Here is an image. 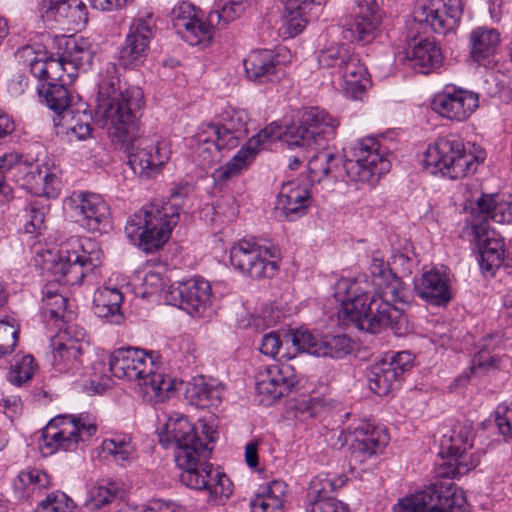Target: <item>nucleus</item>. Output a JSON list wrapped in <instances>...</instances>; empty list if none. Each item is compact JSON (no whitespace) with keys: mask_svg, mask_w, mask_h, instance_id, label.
<instances>
[{"mask_svg":"<svg viewBox=\"0 0 512 512\" xmlns=\"http://www.w3.org/2000/svg\"><path fill=\"white\" fill-rule=\"evenodd\" d=\"M355 441L351 444L350 461L363 463L381 452L388 443V434L381 428L363 423L354 430Z\"/></svg>","mask_w":512,"mask_h":512,"instance_id":"30","label":"nucleus"},{"mask_svg":"<svg viewBox=\"0 0 512 512\" xmlns=\"http://www.w3.org/2000/svg\"><path fill=\"white\" fill-rule=\"evenodd\" d=\"M72 327L69 326L63 334L58 336L57 340H53V351L51 355V363L54 369L60 373L75 374L82 367V345L79 343L80 336L84 337V333L76 336V340L64 341L67 335H70Z\"/></svg>","mask_w":512,"mask_h":512,"instance_id":"31","label":"nucleus"},{"mask_svg":"<svg viewBox=\"0 0 512 512\" xmlns=\"http://www.w3.org/2000/svg\"><path fill=\"white\" fill-rule=\"evenodd\" d=\"M496 346L495 336L487 335L479 343V349L474 354L471 362L472 373H486L497 368V359L492 354Z\"/></svg>","mask_w":512,"mask_h":512,"instance_id":"45","label":"nucleus"},{"mask_svg":"<svg viewBox=\"0 0 512 512\" xmlns=\"http://www.w3.org/2000/svg\"><path fill=\"white\" fill-rule=\"evenodd\" d=\"M248 135L247 115L243 111H232L221 123L207 124L198 135V141L208 146L203 151L231 150L236 148Z\"/></svg>","mask_w":512,"mask_h":512,"instance_id":"15","label":"nucleus"},{"mask_svg":"<svg viewBox=\"0 0 512 512\" xmlns=\"http://www.w3.org/2000/svg\"><path fill=\"white\" fill-rule=\"evenodd\" d=\"M338 125L326 111L311 108L301 116L299 123L287 128V144L290 148L306 150L324 147L326 141L335 137Z\"/></svg>","mask_w":512,"mask_h":512,"instance_id":"9","label":"nucleus"},{"mask_svg":"<svg viewBox=\"0 0 512 512\" xmlns=\"http://www.w3.org/2000/svg\"><path fill=\"white\" fill-rule=\"evenodd\" d=\"M344 57V63L338 71L339 76L343 80L364 79L368 75L366 67L361 63L357 54L348 52Z\"/></svg>","mask_w":512,"mask_h":512,"instance_id":"54","label":"nucleus"},{"mask_svg":"<svg viewBox=\"0 0 512 512\" xmlns=\"http://www.w3.org/2000/svg\"><path fill=\"white\" fill-rule=\"evenodd\" d=\"M383 17L379 0H353L344 38L363 45L371 43L380 34Z\"/></svg>","mask_w":512,"mask_h":512,"instance_id":"14","label":"nucleus"},{"mask_svg":"<svg viewBox=\"0 0 512 512\" xmlns=\"http://www.w3.org/2000/svg\"><path fill=\"white\" fill-rule=\"evenodd\" d=\"M289 334L285 335V343H291V341H287V336ZM283 344V340L280 339V335L278 332L272 331L267 334H265L262 337L261 345H260V352L266 356L269 357H276L278 355L279 350Z\"/></svg>","mask_w":512,"mask_h":512,"instance_id":"58","label":"nucleus"},{"mask_svg":"<svg viewBox=\"0 0 512 512\" xmlns=\"http://www.w3.org/2000/svg\"><path fill=\"white\" fill-rule=\"evenodd\" d=\"M415 293L433 306H446L452 299L449 278L445 273L431 269L414 281Z\"/></svg>","mask_w":512,"mask_h":512,"instance_id":"29","label":"nucleus"},{"mask_svg":"<svg viewBox=\"0 0 512 512\" xmlns=\"http://www.w3.org/2000/svg\"><path fill=\"white\" fill-rule=\"evenodd\" d=\"M409 61L414 70L426 74L440 65L442 53L434 41L423 39L413 46Z\"/></svg>","mask_w":512,"mask_h":512,"instance_id":"40","label":"nucleus"},{"mask_svg":"<svg viewBox=\"0 0 512 512\" xmlns=\"http://www.w3.org/2000/svg\"><path fill=\"white\" fill-rule=\"evenodd\" d=\"M298 383L293 366L288 363H276L265 367L256 376V391L272 400L288 394Z\"/></svg>","mask_w":512,"mask_h":512,"instance_id":"26","label":"nucleus"},{"mask_svg":"<svg viewBox=\"0 0 512 512\" xmlns=\"http://www.w3.org/2000/svg\"><path fill=\"white\" fill-rule=\"evenodd\" d=\"M432 106L434 111L445 118L463 121L478 108L479 98L474 92L447 87L435 96Z\"/></svg>","mask_w":512,"mask_h":512,"instance_id":"25","label":"nucleus"},{"mask_svg":"<svg viewBox=\"0 0 512 512\" xmlns=\"http://www.w3.org/2000/svg\"><path fill=\"white\" fill-rule=\"evenodd\" d=\"M344 285L346 296L341 300L338 310V318L344 325L351 324L360 331L372 334L385 328H390L394 333L400 331L403 315L391 304V297L384 296V292H377L370 297L355 282Z\"/></svg>","mask_w":512,"mask_h":512,"instance_id":"4","label":"nucleus"},{"mask_svg":"<svg viewBox=\"0 0 512 512\" xmlns=\"http://www.w3.org/2000/svg\"><path fill=\"white\" fill-rule=\"evenodd\" d=\"M156 22L152 12L133 18L124 45L120 50V62L125 67H134L144 62L149 44L156 33Z\"/></svg>","mask_w":512,"mask_h":512,"instance_id":"18","label":"nucleus"},{"mask_svg":"<svg viewBox=\"0 0 512 512\" xmlns=\"http://www.w3.org/2000/svg\"><path fill=\"white\" fill-rule=\"evenodd\" d=\"M73 501L63 492H52L38 506V512H73Z\"/></svg>","mask_w":512,"mask_h":512,"instance_id":"53","label":"nucleus"},{"mask_svg":"<svg viewBox=\"0 0 512 512\" xmlns=\"http://www.w3.org/2000/svg\"><path fill=\"white\" fill-rule=\"evenodd\" d=\"M211 286L203 278L171 284L165 300L194 317L202 316L211 305Z\"/></svg>","mask_w":512,"mask_h":512,"instance_id":"19","label":"nucleus"},{"mask_svg":"<svg viewBox=\"0 0 512 512\" xmlns=\"http://www.w3.org/2000/svg\"><path fill=\"white\" fill-rule=\"evenodd\" d=\"M128 153V163L135 174L150 176L157 171L170 158L171 150L167 141L158 135L142 137L137 133L131 146L115 144Z\"/></svg>","mask_w":512,"mask_h":512,"instance_id":"13","label":"nucleus"},{"mask_svg":"<svg viewBox=\"0 0 512 512\" xmlns=\"http://www.w3.org/2000/svg\"><path fill=\"white\" fill-rule=\"evenodd\" d=\"M343 82L345 91L349 93L353 99H360L369 84L367 76H365L364 79L354 78L343 80Z\"/></svg>","mask_w":512,"mask_h":512,"instance_id":"63","label":"nucleus"},{"mask_svg":"<svg viewBox=\"0 0 512 512\" xmlns=\"http://www.w3.org/2000/svg\"><path fill=\"white\" fill-rule=\"evenodd\" d=\"M495 425L499 434L506 440L512 439V419H510L508 414L502 411L500 407H498L495 412Z\"/></svg>","mask_w":512,"mask_h":512,"instance_id":"62","label":"nucleus"},{"mask_svg":"<svg viewBox=\"0 0 512 512\" xmlns=\"http://www.w3.org/2000/svg\"><path fill=\"white\" fill-rule=\"evenodd\" d=\"M159 442L166 449H173L180 481L190 489L203 491L209 500L219 501L232 494V483L222 472L214 469L207 460L212 447L202 444L196 437L194 426L185 418H170Z\"/></svg>","mask_w":512,"mask_h":512,"instance_id":"1","label":"nucleus"},{"mask_svg":"<svg viewBox=\"0 0 512 512\" xmlns=\"http://www.w3.org/2000/svg\"><path fill=\"white\" fill-rule=\"evenodd\" d=\"M483 157L467 152L461 140L453 135L438 138L425 153L424 165L431 174L440 173L451 180L460 179L476 170Z\"/></svg>","mask_w":512,"mask_h":512,"instance_id":"7","label":"nucleus"},{"mask_svg":"<svg viewBox=\"0 0 512 512\" xmlns=\"http://www.w3.org/2000/svg\"><path fill=\"white\" fill-rule=\"evenodd\" d=\"M103 453L111 455L115 462L125 466L130 463L134 454V446L130 438L125 436H115L105 439L101 445Z\"/></svg>","mask_w":512,"mask_h":512,"instance_id":"48","label":"nucleus"},{"mask_svg":"<svg viewBox=\"0 0 512 512\" xmlns=\"http://www.w3.org/2000/svg\"><path fill=\"white\" fill-rule=\"evenodd\" d=\"M119 485L111 481H101L90 488L83 502V512H97L105 505L117 500Z\"/></svg>","mask_w":512,"mask_h":512,"instance_id":"42","label":"nucleus"},{"mask_svg":"<svg viewBox=\"0 0 512 512\" xmlns=\"http://www.w3.org/2000/svg\"><path fill=\"white\" fill-rule=\"evenodd\" d=\"M143 107L144 95L139 87H120L114 78L99 84L96 121L107 129L114 144L131 146L140 131Z\"/></svg>","mask_w":512,"mask_h":512,"instance_id":"2","label":"nucleus"},{"mask_svg":"<svg viewBox=\"0 0 512 512\" xmlns=\"http://www.w3.org/2000/svg\"><path fill=\"white\" fill-rule=\"evenodd\" d=\"M81 226L90 232H103L110 226V208L95 193L74 192L66 200Z\"/></svg>","mask_w":512,"mask_h":512,"instance_id":"21","label":"nucleus"},{"mask_svg":"<svg viewBox=\"0 0 512 512\" xmlns=\"http://www.w3.org/2000/svg\"><path fill=\"white\" fill-rule=\"evenodd\" d=\"M101 264L100 253L87 254L61 250L59 260L52 266L55 280L67 285L80 284L83 278Z\"/></svg>","mask_w":512,"mask_h":512,"instance_id":"23","label":"nucleus"},{"mask_svg":"<svg viewBox=\"0 0 512 512\" xmlns=\"http://www.w3.org/2000/svg\"><path fill=\"white\" fill-rule=\"evenodd\" d=\"M123 295L117 288L99 287L93 296L95 315L106 319L111 324H120L124 316L121 312Z\"/></svg>","mask_w":512,"mask_h":512,"instance_id":"34","label":"nucleus"},{"mask_svg":"<svg viewBox=\"0 0 512 512\" xmlns=\"http://www.w3.org/2000/svg\"><path fill=\"white\" fill-rule=\"evenodd\" d=\"M470 448H464V445L456 440L453 434L443 435L440 441V452L444 458L438 474L447 478H456L467 474L479 464V458L474 454L468 453Z\"/></svg>","mask_w":512,"mask_h":512,"instance_id":"24","label":"nucleus"},{"mask_svg":"<svg viewBox=\"0 0 512 512\" xmlns=\"http://www.w3.org/2000/svg\"><path fill=\"white\" fill-rule=\"evenodd\" d=\"M39 12L45 23L82 27L88 20L86 5L80 0H43Z\"/></svg>","mask_w":512,"mask_h":512,"instance_id":"27","label":"nucleus"},{"mask_svg":"<svg viewBox=\"0 0 512 512\" xmlns=\"http://www.w3.org/2000/svg\"><path fill=\"white\" fill-rule=\"evenodd\" d=\"M369 271L375 293L384 292V296H389L393 300H403L401 280L392 272L388 263L374 257L371 260Z\"/></svg>","mask_w":512,"mask_h":512,"instance_id":"36","label":"nucleus"},{"mask_svg":"<svg viewBox=\"0 0 512 512\" xmlns=\"http://www.w3.org/2000/svg\"><path fill=\"white\" fill-rule=\"evenodd\" d=\"M311 204V192L306 186L289 181L281 186L277 196L276 209L288 221H294L307 212Z\"/></svg>","mask_w":512,"mask_h":512,"instance_id":"32","label":"nucleus"},{"mask_svg":"<svg viewBox=\"0 0 512 512\" xmlns=\"http://www.w3.org/2000/svg\"><path fill=\"white\" fill-rule=\"evenodd\" d=\"M465 497L456 485L449 481H437L424 490L402 498L394 506V512H460Z\"/></svg>","mask_w":512,"mask_h":512,"instance_id":"8","label":"nucleus"},{"mask_svg":"<svg viewBox=\"0 0 512 512\" xmlns=\"http://www.w3.org/2000/svg\"><path fill=\"white\" fill-rule=\"evenodd\" d=\"M97 428L95 424L85 423L82 418L73 415H59L53 418L42 433V448L52 454L58 450L74 451L82 440V435L91 437Z\"/></svg>","mask_w":512,"mask_h":512,"instance_id":"12","label":"nucleus"},{"mask_svg":"<svg viewBox=\"0 0 512 512\" xmlns=\"http://www.w3.org/2000/svg\"><path fill=\"white\" fill-rule=\"evenodd\" d=\"M42 310L51 319L62 318L66 309L67 299L58 291L55 283H47L42 288Z\"/></svg>","mask_w":512,"mask_h":512,"instance_id":"47","label":"nucleus"},{"mask_svg":"<svg viewBox=\"0 0 512 512\" xmlns=\"http://www.w3.org/2000/svg\"><path fill=\"white\" fill-rule=\"evenodd\" d=\"M172 23L177 33L192 46L211 36L212 26L196 15L190 3L183 2L172 10Z\"/></svg>","mask_w":512,"mask_h":512,"instance_id":"28","label":"nucleus"},{"mask_svg":"<svg viewBox=\"0 0 512 512\" xmlns=\"http://www.w3.org/2000/svg\"><path fill=\"white\" fill-rule=\"evenodd\" d=\"M287 341L299 352L317 357L341 359L352 351V341L346 335H318L307 330H296L287 336Z\"/></svg>","mask_w":512,"mask_h":512,"instance_id":"20","label":"nucleus"},{"mask_svg":"<svg viewBox=\"0 0 512 512\" xmlns=\"http://www.w3.org/2000/svg\"><path fill=\"white\" fill-rule=\"evenodd\" d=\"M417 262L416 255L408 249H405L404 252L397 251L392 256L393 265L400 267L403 274H410Z\"/></svg>","mask_w":512,"mask_h":512,"instance_id":"59","label":"nucleus"},{"mask_svg":"<svg viewBox=\"0 0 512 512\" xmlns=\"http://www.w3.org/2000/svg\"><path fill=\"white\" fill-rule=\"evenodd\" d=\"M61 57L67 66H71L72 71H69V77L72 78L77 75L78 69L90 62L91 52L82 43L70 38L65 42V50Z\"/></svg>","mask_w":512,"mask_h":512,"instance_id":"46","label":"nucleus"},{"mask_svg":"<svg viewBox=\"0 0 512 512\" xmlns=\"http://www.w3.org/2000/svg\"><path fill=\"white\" fill-rule=\"evenodd\" d=\"M380 143L372 138H364L353 149V158L343 162L349 180L362 183L375 182L378 176L390 169V162L380 151Z\"/></svg>","mask_w":512,"mask_h":512,"instance_id":"10","label":"nucleus"},{"mask_svg":"<svg viewBox=\"0 0 512 512\" xmlns=\"http://www.w3.org/2000/svg\"><path fill=\"white\" fill-rule=\"evenodd\" d=\"M244 11L243 0H221L218 9L210 14V21H213L214 16L217 18V24L223 25L233 21L239 17Z\"/></svg>","mask_w":512,"mask_h":512,"instance_id":"52","label":"nucleus"},{"mask_svg":"<svg viewBox=\"0 0 512 512\" xmlns=\"http://www.w3.org/2000/svg\"><path fill=\"white\" fill-rule=\"evenodd\" d=\"M18 330L14 325L0 321V357L10 354L17 343Z\"/></svg>","mask_w":512,"mask_h":512,"instance_id":"56","label":"nucleus"},{"mask_svg":"<svg viewBox=\"0 0 512 512\" xmlns=\"http://www.w3.org/2000/svg\"><path fill=\"white\" fill-rule=\"evenodd\" d=\"M330 479H315L308 492L309 506L307 512H348L346 505L330 495L336 488Z\"/></svg>","mask_w":512,"mask_h":512,"instance_id":"33","label":"nucleus"},{"mask_svg":"<svg viewBox=\"0 0 512 512\" xmlns=\"http://www.w3.org/2000/svg\"><path fill=\"white\" fill-rule=\"evenodd\" d=\"M463 12L462 0H417L412 16L435 33L446 34L459 22Z\"/></svg>","mask_w":512,"mask_h":512,"instance_id":"16","label":"nucleus"},{"mask_svg":"<svg viewBox=\"0 0 512 512\" xmlns=\"http://www.w3.org/2000/svg\"><path fill=\"white\" fill-rule=\"evenodd\" d=\"M412 355L407 351L386 353L377 362L369 377L371 391L379 396L387 395L395 389L400 377L412 366Z\"/></svg>","mask_w":512,"mask_h":512,"instance_id":"22","label":"nucleus"},{"mask_svg":"<svg viewBox=\"0 0 512 512\" xmlns=\"http://www.w3.org/2000/svg\"><path fill=\"white\" fill-rule=\"evenodd\" d=\"M0 406L8 418L13 419L21 411V400L18 396L3 397L0 400Z\"/></svg>","mask_w":512,"mask_h":512,"instance_id":"64","label":"nucleus"},{"mask_svg":"<svg viewBox=\"0 0 512 512\" xmlns=\"http://www.w3.org/2000/svg\"><path fill=\"white\" fill-rule=\"evenodd\" d=\"M278 250L272 246L260 245L246 240L239 241L230 250V263L241 273L252 278L275 275L278 267L275 259Z\"/></svg>","mask_w":512,"mask_h":512,"instance_id":"11","label":"nucleus"},{"mask_svg":"<svg viewBox=\"0 0 512 512\" xmlns=\"http://www.w3.org/2000/svg\"><path fill=\"white\" fill-rule=\"evenodd\" d=\"M33 373L34 358L31 355H25L11 366L7 378L11 384L21 386L32 378Z\"/></svg>","mask_w":512,"mask_h":512,"instance_id":"50","label":"nucleus"},{"mask_svg":"<svg viewBox=\"0 0 512 512\" xmlns=\"http://www.w3.org/2000/svg\"><path fill=\"white\" fill-rule=\"evenodd\" d=\"M224 387L221 384L206 382L203 377L195 378L186 388V398L198 408L218 406L222 400Z\"/></svg>","mask_w":512,"mask_h":512,"instance_id":"37","label":"nucleus"},{"mask_svg":"<svg viewBox=\"0 0 512 512\" xmlns=\"http://www.w3.org/2000/svg\"><path fill=\"white\" fill-rule=\"evenodd\" d=\"M500 44V33L491 27H477L470 33L471 57L477 63L494 55Z\"/></svg>","mask_w":512,"mask_h":512,"instance_id":"38","label":"nucleus"},{"mask_svg":"<svg viewBox=\"0 0 512 512\" xmlns=\"http://www.w3.org/2000/svg\"><path fill=\"white\" fill-rule=\"evenodd\" d=\"M286 488L280 480L268 483L251 501V512H282Z\"/></svg>","mask_w":512,"mask_h":512,"instance_id":"39","label":"nucleus"},{"mask_svg":"<svg viewBox=\"0 0 512 512\" xmlns=\"http://www.w3.org/2000/svg\"><path fill=\"white\" fill-rule=\"evenodd\" d=\"M342 162L340 155L327 149L317 151L308 160V171L311 182H319L339 167Z\"/></svg>","mask_w":512,"mask_h":512,"instance_id":"43","label":"nucleus"},{"mask_svg":"<svg viewBox=\"0 0 512 512\" xmlns=\"http://www.w3.org/2000/svg\"><path fill=\"white\" fill-rule=\"evenodd\" d=\"M348 52L344 45L330 46L319 53V65L323 68H335L338 72Z\"/></svg>","mask_w":512,"mask_h":512,"instance_id":"55","label":"nucleus"},{"mask_svg":"<svg viewBox=\"0 0 512 512\" xmlns=\"http://www.w3.org/2000/svg\"><path fill=\"white\" fill-rule=\"evenodd\" d=\"M39 96H43L46 105L58 115L66 117L74 113L73 97L69 94L64 83L47 82L37 87Z\"/></svg>","mask_w":512,"mask_h":512,"instance_id":"41","label":"nucleus"},{"mask_svg":"<svg viewBox=\"0 0 512 512\" xmlns=\"http://www.w3.org/2000/svg\"><path fill=\"white\" fill-rule=\"evenodd\" d=\"M30 220L25 225L26 233L38 235L42 228H44L45 211L44 208H38L35 205H31L29 211Z\"/></svg>","mask_w":512,"mask_h":512,"instance_id":"60","label":"nucleus"},{"mask_svg":"<svg viewBox=\"0 0 512 512\" xmlns=\"http://www.w3.org/2000/svg\"><path fill=\"white\" fill-rule=\"evenodd\" d=\"M47 82L61 81L65 82L62 70H67V65L64 63L62 57L58 59H46Z\"/></svg>","mask_w":512,"mask_h":512,"instance_id":"61","label":"nucleus"},{"mask_svg":"<svg viewBox=\"0 0 512 512\" xmlns=\"http://www.w3.org/2000/svg\"><path fill=\"white\" fill-rule=\"evenodd\" d=\"M157 358L154 353L139 348H120L110 355L109 368L115 377L137 380L147 395L165 401L177 389L176 381L157 373Z\"/></svg>","mask_w":512,"mask_h":512,"instance_id":"6","label":"nucleus"},{"mask_svg":"<svg viewBox=\"0 0 512 512\" xmlns=\"http://www.w3.org/2000/svg\"><path fill=\"white\" fill-rule=\"evenodd\" d=\"M278 60L272 50H254L244 60L245 73L250 81L263 83L276 74Z\"/></svg>","mask_w":512,"mask_h":512,"instance_id":"35","label":"nucleus"},{"mask_svg":"<svg viewBox=\"0 0 512 512\" xmlns=\"http://www.w3.org/2000/svg\"><path fill=\"white\" fill-rule=\"evenodd\" d=\"M50 485V477L43 470L37 468H27L21 471L14 481L15 489L25 491L26 489L46 488Z\"/></svg>","mask_w":512,"mask_h":512,"instance_id":"49","label":"nucleus"},{"mask_svg":"<svg viewBox=\"0 0 512 512\" xmlns=\"http://www.w3.org/2000/svg\"><path fill=\"white\" fill-rule=\"evenodd\" d=\"M284 5V21L286 31L290 37L301 33L305 27L302 19V6L304 4H325L328 0H281Z\"/></svg>","mask_w":512,"mask_h":512,"instance_id":"44","label":"nucleus"},{"mask_svg":"<svg viewBox=\"0 0 512 512\" xmlns=\"http://www.w3.org/2000/svg\"><path fill=\"white\" fill-rule=\"evenodd\" d=\"M512 222V202L504 194H482L471 211V226L479 250V265L484 272L494 273L503 262V241L489 230L487 223Z\"/></svg>","mask_w":512,"mask_h":512,"instance_id":"5","label":"nucleus"},{"mask_svg":"<svg viewBox=\"0 0 512 512\" xmlns=\"http://www.w3.org/2000/svg\"><path fill=\"white\" fill-rule=\"evenodd\" d=\"M30 174L35 180V184L41 187V193L49 198L56 197L60 191V181L57 176L47 169L41 170L38 166L31 170Z\"/></svg>","mask_w":512,"mask_h":512,"instance_id":"51","label":"nucleus"},{"mask_svg":"<svg viewBox=\"0 0 512 512\" xmlns=\"http://www.w3.org/2000/svg\"><path fill=\"white\" fill-rule=\"evenodd\" d=\"M186 193L184 187L175 188L167 202L147 204L132 214L125 226L129 240L147 254L160 250L180 221L182 200Z\"/></svg>","mask_w":512,"mask_h":512,"instance_id":"3","label":"nucleus"},{"mask_svg":"<svg viewBox=\"0 0 512 512\" xmlns=\"http://www.w3.org/2000/svg\"><path fill=\"white\" fill-rule=\"evenodd\" d=\"M281 135L282 129L275 122L264 127L258 134L248 139L246 144L226 164L214 171L215 182L223 184L240 175L254 161L266 142L280 139Z\"/></svg>","mask_w":512,"mask_h":512,"instance_id":"17","label":"nucleus"},{"mask_svg":"<svg viewBox=\"0 0 512 512\" xmlns=\"http://www.w3.org/2000/svg\"><path fill=\"white\" fill-rule=\"evenodd\" d=\"M450 433L456 437V440H459L464 445V448L471 449L473 447L475 433L472 421L465 419L457 422Z\"/></svg>","mask_w":512,"mask_h":512,"instance_id":"57","label":"nucleus"}]
</instances>
